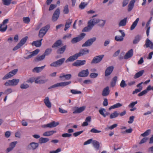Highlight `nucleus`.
<instances>
[{"label":"nucleus","instance_id":"obj_1","mask_svg":"<svg viewBox=\"0 0 153 153\" xmlns=\"http://www.w3.org/2000/svg\"><path fill=\"white\" fill-rule=\"evenodd\" d=\"M89 50L86 48L83 49L81 50L79 52L76 53L73 56H70L65 61L66 63H68L69 62H73L76 59L79 57L83 56L84 55L87 54L88 53Z\"/></svg>","mask_w":153,"mask_h":153},{"label":"nucleus","instance_id":"obj_2","mask_svg":"<svg viewBox=\"0 0 153 153\" xmlns=\"http://www.w3.org/2000/svg\"><path fill=\"white\" fill-rule=\"evenodd\" d=\"M50 27V25H47L41 28L39 32V37L42 38L46 34Z\"/></svg>","mask_w":153,"mask_h":153},{"label":"nucleus","instance_id":"obj_3","mask_svg":"<svg viewBox=\"0 0 153 153\" xmlns=\"http://www.w3.org/2000/svg\"><path fill=\"white\" fill-rule=\"evenodd\" d=\"M65 60L64 58H62L57 61L51 63L50 66L51 67H57L61 66L64 62Z\"/></svg>","mask_w":153,"mask_h":153},{"label":"nucleus","instance_id":"obj_4","mask_svg":"<svg viewBox=\"0 0 153 153\" xmlns=\"http://www.w3.org/2000/svg\"><path fill=\"white\" fill-rule=\"evenodd\" d=\"M85 36V34L82 33L77 37L73 38L71 41L72 44L76 43L82 40Z\"/></svg>","mask_w":153,"mask_h":153},{"label":"nucleus","instance_id":"obj_5","mask_svg":"<svg viewBox=\"0 0 153 153\" xmlns=\"http://www.w3.org/2000/svg\"><path fill=\"white\" fill-rule=\"evenodd\" d=\"M97 38L96 37H94L90 38L87 40L84 44L82 45L83 47H89L96 40Z\"/></svg>","mask_w":153,"mask_h":153},{"label":"nucleus","instance_id":"obj_6","mask_svg":"<svg viewBox=\"0 0 153 153\" xmlns=\"http://www.w3.org/2000/svg\"><path fill=\"white\" fill-rule=\"evenodd\" d=\"M39 146L38 143L32 142L30 143L27 146V149L28 150H34L37 149Z\"/></svg>","mask_w":153,"mask_h":153},{"label":"nucleus","instance_id":"obj_7","mask_svg":"<svg viewBox=\"0 0 153 153\" xmlns=\"http://www.w3.org/2000/svg\"><path fill=\"white\" fill-rule=\"evenodd\" d=\"M18 71V69H15L11 71L10 72H9L6 75H5L4 77H3L2 79H7L12 77L17 73Z\"/></svg>","mask_w":153,"mask_h":153},{"label":"nucleus","instance_id":"obj_8","mask_svg":"<svg viewBox=\"0 0 153 153\" xmlns=\"http://www.w3.org/2000/svg\"><path fill=\"white\" fill-rule=\"evenodd\" d=\"M104 56V55H101L94 57L93 58L91 62V63L92 64H97L99 63L102 61Z\"/></svg>","mask_w":153,"mask_h":153},{"label":"nucleus","instance_id":"obj_9","mask_svg":"<svg viewBox=\"0 0 153 153\" xmlns=\"http://www.w3.org/2000/svg\"><path fill=\"white\" fill-rule=\"evenodd\" d=\"M60 15V10L57 8L54 12L52 17V20L53 22L56 21L58 19Z\"/></svg>","mask_w":153,"mask_h":153},{"label":"nucleus","instance_id":"obj_10","mask_svg":"<svg viewBox=\"0 0 153 153\" xmlns=\"http://www.w3.org/2000/svg\"><path fill=\"white\" fill-rule=\"evenodd\" d=\"M85 108V106H82L80 107L76 106L73 108L74 111L73 113L74 114H79L82 112Z\"/></svg>","mask_w":153,"mask_h":153},{"label":"nucleus","instance_id":"obj_11","mask_svg":"<svg viewBox=\"0 0 153 153\" xmlns=\"http://www.w3.org/2000/svg\"><path fill=\"white\" fill-rule=\"evenodd\" d=\"M119 32L122 34V36H116L115 37V39L118 42H121L123 40V37L125 36V34L122 30H119Z\"/></svg>","mask_w":153,"mask_h":153},{"label":"nucleus","instance_id":"obj_12","mask_svg":"<svg viewBox=\"0 0 153 153\" xmlns=\"http://www.w3.org/2000/svg\"><path fill=\"white\" fill-rule=\"evenodd\" d=\"M114 67L113 66H111L108 67L106 69L105 72V76H109L113 71Z\"/></svg>","mask_w":153,"mask_h":153},{"label":"nucleus","instance_id":"obj_13","mask_svg":"<svg viewBox=\"0 0 153 153\" xmlns=\"http://www.w3.org/2000/svg\"><path fill=\"white\" fill-rule=\"evenodd\" d=\"M86 62V61L85 60H77L72 64V65L76 67H78L85 64Z\"/></svg>","mask_w":153,"mask_h":153},{"label":"nucleus","instance_id":"obj_14","mask_svg":"<svg viewBox=\"0 0 153 153\" xmlns=\"http://www.w3.org/2000/svg\"><path fill=\"white\" fill-rule=\"evenodd\" d=\"M89 74V71L88 69L83 70L80 72L78 74V76L81 77H86Z\"/></svg>","mask_w":153,"mask_h":153},{"label":"nucleus","instance_id":"obj_15","mask_svg":"<svg viewBox=\"0 0 153 153\" xmlns=\"http://www.w3.org/2000/svg\"><path fill=\"white\" fill-rule=\"evenodd\" d=\"M59 122L53 121L47 124L46 125H44V127L52 128L56 127L59 125Z\"/></svg>","mask_w":153,"mask_h":153},{"label":"nucleus","instance_id":"obj_16","mask_svg":"<svg viewBox=\"0 0 153 153\" xmlns=\"http://www.w3.org/2000/svg\"><path fill=\"white\" fill-rule=\"evenodd\" d=\"M62 41L61 39L58 40L52 45V48H59L62 46Z\"/></svg>","mask_w":153,"mask_h":153},{"label":"nucleus","instance_id":"obj_17","mask_svg":"<svg viewBox=\"0 0 153 153\" xmlns=\"http://www.w3.org/2000/svg\"><path fill=\"white\" fill-rule=\"evenodd\" d=\"M39 50L38 49H36L34 51L30 53H31L30 54L28 55L27 56L24 57V58L26 59H28L29 58H31L32 57L34 56L35 55L37 54L39 52Z\"/></svg>","mask_w":153,"mask_h":153},{"label":"nucleus","instance_id":"obj_18","mask_svg":"<svg viewBox=\"0 0 153 153\" xmlns=\"http://www.w3.org/2000/svg\"><path fill=\"white\" fill-rule=\"evenodd\" d=\"M137 0H131L128 6V11L130 12L134 6V4Z\"/></svg>","mask_w":153,"mask_h":153},{"label":"nucleus","instance_id":"obj_19","mask_svg":"<svg viewBox=\"0 0 153 153\" xmlns=\"http://www.w3.org/2000/svg\"><path fill=\"white\" fill-rule=\"evenodd\" d=\"M133 51L132 49L129 50L125 54L124 57V58L126 59L131 57L133 55Z\"/></svg>","mask_w":153,"mask_h":153},{"label":"nucleus","instance_id":"obj_20","mask_svg":"<svg viewBox=\"0 0 153 153\" xmlns=\"http://www.w3.org/2000/svg\"><path fill=\"white\" fill-rule=\"evenodd\" d=\"M110 92V91L109 89V87L107 86L103 89L102 91V96L104 97L107 96L109 94Z\"/></svg>","mask_w":153,"mask_h":153},{"label":"nucleus","instance_id":"obj_21","mask_svg":"<svg viewBox=\"0 0 153 153\" xmlns=\"http://www.w3.org/2000/svg\"><path fill=\"white\" fill-rule=\"evenodd\" d=\"M42 40V39H41L40 40L33 41L32 43V45L35 46L36 47H39L41 46Z\"/></svg>","mask_w":153,"mask_h":153},{"label":"nucleus","instance_id":"obj_22","mask_svg":"<svg viewBox=\"0 0 153 153\" xmlns=\"http://www.w3.org/2000/svg\"><path fill=\"white\" fill-rule=\"evenodd\" d=\"M145 45L147 48L149 47L150 49H153V43L148 39L146 40Z\"/></svg>","mask_w":153,"mask_h":153},{"label":"nucleus","instance_id":"obj_23","mask_svg":"<svg viewBox=\"0 0 153 153\" xmlns=\"http://www.w3.org/2000/svg\"><path fill=\"white\" fill-rule=\"evenodd\" d=\"M92 143L96 150L100 149V144L99 142L96 140H93L92 142Z\"/></svg>","mask_w":153,"mask_h":153},{"label":"nucleus","instance_id":"obj_24","mask_svg":"<svg viewBox=\"0 0 153 153\" xmlns=\"http://www.w3.org/2000/svg\"><path fill=\"white\" fill-rule=\"evenodd\" d=\"M44 102L46 106L48 108H51V102L49 100L48 97H45L44 99Z\"/></svg>","mask_w":153,"mask_h":153},{"label":"nucleus","instance_id":"obj_25","mask_svg":"<svg viewBox=\"0 0 153 153\" xmlns=\"http://www.w3.org/2000/svg\"><path fill=\"white\" fill-rule=\"evenodd\" d=\"M46 65L40 67H36L33 69V72H36L37 73H39L42 71Z\"/></svg>","mask_w":153,"mask_h":153},{"label":"nucleus","instance_id":"obj_26","mask_svg":"<svg viewBox=\"0 0 153 153\" xmlns=\"http://www.w3.org/2000/svg\"><path fill=\"white\" fill-rule=\"evenodd\" d=\"M66 48L67 46L65 45L59 48L56 51L57 53L60 54H63L65 51Z\"/></svg>","mask_w":153,"mask_h":153},{"label":"nucleus","instance_id":"obj_27","mask_svg":"<svg viewBox=\"0 0 153 153\" xmlns=\"http://www.w3.org/2000/svg\"><path fill=\"white\" fill-rule=\"evenodd\" d=\"M48 79H40L39 78H37L34 81L36 83H39V84H43L47 82L48 81Z\"/></svg>","mask_w":153,"mask_h":153},{"label":"nucleus","instance_id":"obj_28","mask_svg":"<svg viewBox=\"0 0 153 153\" xmlns=\"http://www.w3.org/2000/svg\"><path fill=\"white\" fill-rule=\"evenodd\" d=\"M99 19H92L88 22L93 27L95 25L98 23Z\"/></svg>","mask_w":153,"mask_h":153},{"label":"nucleus","instance_id":"obj_29","mask_svg":"<svg viewBox=\"0 0 153 153\" xmlns=\"http://www.w3.org/2000/svg\"><path fill=\"white\" fill-rule=\"evenodd\" d=\"M127 19V17H126L121 20L119 23V27L125 26L126 24Z\"/></svg>","mask_w":153,"mask_h":153},{"label":"nucleus","instance_id":"obj_30","mask_svg":"<svg viewBox=\"0 0 153 153\" xmlns=\"http://www.w3.org/2000/svg\"><path fill=\"white\" fill-rule=\"evenodd\" d=\"M93 27L90 25L88 22V26L87 27H84L82 30L83 32H88L91 30Z\"/></svg>","mask_w":153,"mask_h":153},{"label":"nucleus","instance_id":"obj_31","mask_svg":"<svg viewBox=\"0 0 153 153\" xmlns=\"http://www.w3.org/2000/svg\"><path fill=\"white\" fill-rule=\"evenodd\" d=\"M141 36L140 35H137L135 36L133 41V44H137L141 39Z\"/></svg>","mask_w":153,"mask_h":153},{"label":"nucleus","instance_id":"obj_32","mask_svg":"<svg viewBox=\"0 0 153 153\" xmlns=\"http://www.w3.org/2000/svg\"><path fill=\"white\" fill-rule=\"evenodd\" d=\"M71 77V74H62L59 76V78H62L63 77L65 78L66 80L69 79Z\"/></svg>","mask_w":153,"mask_h":153},{"label":"nucleus","instance_id":"obj_33","mask_svg":"<svg viewBox=\"0 0 153 153\" xmlns=\"http://www.w3.org/2000/svg\"><path fill=\"white\" fill-rule=\"evenodd\" d=\"M144 71V70H142L139 71L135 74V75L134 76V79H136L140 77L143 74Z\"/></svg>","mask_w":153,"mask_h":153},{"label":"nucleus","instance_id":"obj_34","mask_svg":"<svg viewBox=\"0 0 153 153\" xmlns=\"http://www.w3.org/2000/svg\"><path fill=\"white\" fill-rule=\"evenodd\" d=\"M56 132V131H48L44 132L43 134V135L44 136H49Z\"/></svg>","mask_w":153,"mask_h":153},{"label":"nucleus","instance_id":"obj_35","mask_svg":"<svg viewBox=\"0 0 153 153\" xmlns=\"http://www.w3.org/2000/svg\"><path fill=\"white\" fill-rule=\"evenodd\" d=\"M72 20L71 19H69L68 20V22H66L65 24V27L64 29L65 31H66L67 29L70 27V25L72 23Z\"/></svg>","mask_w":153,"mask_h":153},{"label":"nucleus","instance_id":"obj_36","mask_svg":"<svg viewBox=\"0 0 153 153\" xmlns=\"http://www.w3.org/2000/svg\"><path fill=\"white\" fill-rule=\"evenodd\" d=\"M139 18H137L135 21H134L132 25L130 27V30H134L135 27L136 26L137 23L139 21Z\"/></svg>","mask_w":153,"mask_h":153},{"label":"nucleus","instance_id":"obj_37","mask_svg":"<svg viewBox=\"0 0 153 153\" xmlns=\"http://www.w3.org/2000/svg\"><path fill=\"white\" fill-rule=\"evenodd\" d=\"M122 106V105L120 103L118 102L114 105L111 106L109 108V110H110L112 109H114L115 108H118Z\"/></svg>","mask_w":153,"mask_h":153},{"label":"nucleus","instance_id":"obj_38","mask_svg":"<svg viewBox=\"0 0 153 153\" xmlns=\"http://www.w3.org/2000/svg\"><path fill=\"white\" fill-rule=\"evenodd\" d=\"M119 114L118 113L117 111H114L110 115V118L111 119L116 118L117 117Z\"/></svg>","mask_w":153,"mask_h":153},{"label":"nucleus","instance_id":"obj_39","mask_svg":"<svg viewBox=\"0 0 153 153\" xmlns=\"http://www.w3.org/2000/svg\"><path fill=\"white\" fill-rule=\"evenodd\" d=\"M117 79V76H115L112 79L111 82V85L112 87H114L115 85Z\"/></svg>","mask_w":153,"mask_h":153},{"label":"nucleus","instance_id":"obj_40","mask_svg":"<svg viewBox=\"0 0 153 153\" xmlns=\"http://www.w3.org/2000/svg\"><path fill=\"white\" fill-rule=\"evenodd\" d=\"M27 37L25 36L24 38H23L21 39L20 40L19 42V43L20 45L22 47V46L26 42L27 39Z\"/></svg>","mask_w":153,"mask_h":153},{"label":"nucleus","instance_id":"obj_41","mask_svg":"<svg viewBox=\"0 0 153 153\" xmlns=\"http://www.w3.org/2000/svg\"><path fill=\"white\" fill-rule=\"evenodd\" d=\"M49 139L47 138L41 137L39 139V142L40 143H45L49 141Z\"/></svg>","mask_w":153,"mask_h":153},{"label":"nucleus","instance_id":"obj_42","mask_svg":"<svg viewBox=\"0 0 153 153\" xmlns=\"http://www.w3.org/2000/svg\"><path fill=\"white\" fill-rule=\"evenodd\" d=\"M12 86H16L19 83V80L16 79H14L11 80Z\"/></svg>","mask_w":153,"mask_h":153},{"label":"nucleus","instance_id":"obj_43","mask_svg":"<svg viewBox=\"0 0 153 153\" xmlns=\"http://www.w3.org/2000/svg\"><path fill=\"white\" fill-rule=\"evenodd\" d=\"M106 22L105 20L99 19L98 25L101 27H103L105 25Z\"/></svg>","mask_w":153,"mask_h":153},{"label":"nucleus","instance_id":"obj_44","mask_svg":"<svg viewBox=\"0 0 153 153\" xmlns=\"http://www.w3.org/2000/svg\"><path fill=\"white\" fill-rule=\"evenodd\" d=\"M45 56L43 54L40 56L37 57L35 59L36 62H39L40 60H43L45 58Z\"/></svg>","mask_w":153,"mask_h":153},{"label":"nucleus","instance_id":"obj_45","mask_svg":"<svg viewBox=\"0 0 153 153\" xmlns=\"http://www.w3.org/2000/svg\"><path fill=\"white\" fill-rule=\"evenodd\" d=\"M99 112L100 114L104 117H105V114L104 113V112H106V110L105 109L103 108H101L99 110Z\"/></svg>","mask_w":153,"mask_h":153},{"label":"nucleus","instance_id":"obj_46","mask_svg":"<svg viewBox=\"0 0 153 153\" xmlns=\"http://www.w3.org/2000/svg\"><path fill=\"white\" fill-rule=\"evenodd\" d=\"M151 130L150 129H148L144 133L141 134V136L145 137L148 136L151 133Z\"/></svg>","mask_w":153,"mask_h":153},{"label":"nucleus","instance_id":"obj_47","mask_svg":"<svg viewBox=\"0 0 153 153\" xmlns=\"http://www.w3.org/2000/svg\"><path fill=\"white\" fill-rule=\"evenodd\" d=\"M52 50L51 48H47L45 51L44 54L45 56H48L49 55L51 52Z\"/></svg>","mask_w":153,"mask_h":153},{"label":"nucleus","instance_id":"obj_48","mask_svg":"<svg viewBox=\"0 0 153 153\" xmlns=\"http://www.w3.org/2000/svg\"><path fill=\"white\" fill-rule=\"evenodd\" d=\"M59 87H61V82H59L49 87L48 88V89H50L52 88H54Z\"/></svg>","mask_w":153,"mask_h":153},{"label":"nucleus","instance_id":"obj_49","mask_svg":"<svg viewBox=\"0 0 153 153\" xmlns=\"http://www.w3.org/2000/svg\"><path fill=\"white\" fill-rule=\"evenodd\" d=\"M12 0H2V2L4 5H9L11 3Z\"/></svg>","mask_w":153,"mask_h":153},{"label":"nucleus","instance_id":"obj_50","mask_svg":"<svg viewBox=\"0 0 153 153\" xmlns=\"http://www.w3.org/2000/svg\"><path fill=\"white\" fill-rule=\"evenodd\" d=\"M61 86L64 87L70 84L71 83V81L64 82H60Z\"/></svg>","mask_w":153,"mask_h":153},{"label":"nucleus","instance_id":"obj_51","mask_svg":"<svg viewBox=\"0 0 153 153\" xmlns=\"http://www.w3.org/2000/svg\"><path fill=\"white\" fill-rule=\"evenodd\" d=\"M63 12L65 14H68L69 13L68 6V5H66L64 7L63 9Z\"/></svg>","mask_w":153,"mask_h":153},{"label":"nucleus","instance_id":"obj_52","mask_svg":"<svg viewBox=\"0 0 153 153\" xmlns=\"http://www.w3.org/2000/svg\"><path fill=\"white\" fill-rule=\"evenodd\" d=\"M127 86V84L126 83L125 81L124 80H122L120 84V86L122 88H124Z\"/></svg>","mask_w":153,"mask_h":153},{"label":"nucleus","instance_id":"obj_53","mask_svg":"<svg viewBox=\"0 0 153 153\" xmlns=\"http://www.w3.org/2000/svg\"><path fill=\"white\" fill-rule=\"evenodd\" d=\"M70 91L73 94H81V91H77L74 89H72Z\"/></svg>","mask_w":153,"mask_h":153},{"label":"nucleus","instance_id":"obj_54","mask_svg":"<svg viewBox=\"0 0 153 153\" xmlns=\"http://www.w3.org/2000/svg\"><path fill=\"white\" fill-rule=\"evenodd\" d=\"M29 85L26 83H23L20 85L21 88L23 89H27L29 88Z\"/></svg>","mask_w":153,"mask_h":153},{"label":"nucleus","instance_id":"obj_55","mask_svg":"<svg viewBox=\"0 0 153 153\" xmlns=\"http://www.w3.org/2000/svg\"><path fill=\"white\" fill-rule=\"evenodd\" d=\"M142 89V87L140 86L139 89H136L135 90L133 91L132 94H137V93L140 92Z\"/></svg>","mask_w":153,"mask_h":153},{"label":"nucleus","instance_id":"obj_56","mask_svg":"<svg viewBox=\"0 0 153 153\" xmlns=\"http://www.w3.org/2000/svg\"><path fill=\"white\" fill-rule=\"evenodd\" d=\"M87 5V4L84 2H82L79 5V7L81 9H83Z\"/></svg>","mask_w":153,"mask_h":153},{"label":"nucleus","instance_id":"obj_57","mask_svg":"<svg viewBox=\"0 0 153 153\" xmlns=\"http://www.w3.org/2000/svg\"><path fill=\"white\" fill-rule=\"evenodd\" d=\"M2 26V25L1 24H0V31L2 32H5L7 29V25H5V27L1 28Z\"/></svg>","mask_w":153,"mask_h":153},{"label":"nucleus","instance_id":"obj_58","mask_svg":"<svg viewBox=\"0 0 153 153\" xmlns=\"http://www.w3.org/2000/svg\"><path fill=\"white\" fill-rule=\"evenodd\" d=\"M98 75V74L95 73H92L90 74V76L91 78H94L97 77Z\"/></svg>","mask_w":153,"mask_h":153},{"label":"nucleus","instance_id":"obj_59","mask_svg":"<svg viewBox=\"0 0 153 153\" xmlns=\"http://www.w3.org/2000/svg\"><path fill=\"white\" fill-rule=\"evenodd\" d=\"M62 136L64 137H70L72 136V134L69 133H65L62 134Z\"/></svg>","mask_w":153,"mask_h":153},{"label":"nucleus","instance_id":"obj_60","mask_svg":"<svg viewBox=\"0 0 153 153\" xmlns=\"http://www.w3.org/2000/svg\"><path fill=\"white\" fill-rule=\"evenodd\" d=\"M83 132V131H77L76 132H75L73 134V135L74 137H76L79 136Z\"/></svg>","mask_w":153,"mask_h":153},{"label":"nucleus","instance_id":"obj_61","mask_svg":"<svg viewBox=\"0 0 153 153\" xmlns=\"http://www.w3.org/2000/svg\"><path fill=\"white\" fill-rule=\"evenodd\" d=\"M23 21L24 23L28 24L30 22V19L29 17H24L23 18Z\"/></svg>","mask_w":153,"mask_h":153},{"label":"nucleus","instance_id":"obj_62","mask_svg":"<svg viewBox=\"0 0 153 153\" xmlns=\"http://www.w3.org/2000/svg\"><path fill=\"white\" fill-rule=\"evenodd\" d=\"M147 93V91L146 90H144L142 91L141 92L138 94V96L139 97H140L143 96V95L146 94Z\"/></svg>","mask_w":153,"mask_h":153},{"label":"nucleus","instance_id":"obj_63","mask_svg":"<svg viewBox=\"0 0 153 153\" xmlns=\"http://www.w3.org/2000/svg\"><path fill=\"white\" fill-rule=\"evenodd\" d=\"M12 89L10 88H9L7 89L4 92V94H9L11 93L12 92Z\"/></svg>","mask_w":153,"mask_h":153},{"label":"nucleus","instance_id":"obj_64","mask_svg":"<svg viewBox=\"0 0 153 153\" xmlns=\"http://www.w3.org/2000/svg\"><path fill=\"white\" fill-rule=\"evenodd\" d=\"M61 151V148H59L57 149L55 151H51L49 152L50 153H58L60 152Z\"/></svg>","mask_w":153,"mask_h":153}]
</instances>
